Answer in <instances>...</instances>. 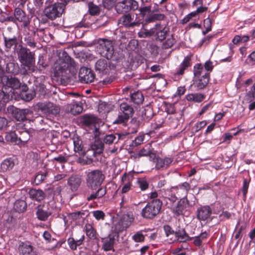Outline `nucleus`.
I'll return each mask as SVG.
<instances>
[{"label": "nucleus", "mask_w": 255, "mask_h": 255, "mask_svg": "<svg viewBox=\"0 0 255 255\" xmlns=\"http://www.w3.org/2000/svg\"><path fill=\"white\" fill-rule=\"evenodd\" d=\"M73 143L74 145V150L77 152H81L82 154L85 155L86 152L83 151L82 141L78 137L73 138Z\"/></svg>", "instance_id": "4c0bfd02"}, {"label": "nucleus", "mask_w": 255, "mask_h": 255, "mask_svg": "<svg viewBox=\"0 0 255 255\" xmlns=\"http://www.w3.org/2000/svg\"><path fill=\"white\" fill-rule=\"evenodd\" d=\"M246 98L249 102H251L255 98V83L252 87L251 90L247 94Z\"/></svg>", "instance_id": "603ef678"}, {"label": "nucleus", "mask_w": 255, "mask_h": 255, "mask_svg": "<svg viewBox=\"0 0 255 255\" xmlns=\"http://www.w3.org/2000/svg\"><path fill=\"white\" fill-rule=\"evenodd\" d=\"M14 17L15 18L20 22H23V26H27V22L26 21V17L24 11L19 7H17L14 10Z\"/></svg>", "instance_id": "473e14b6"}, {"label": "nucleus", "mask_w": 255, "mask_h": 255, "mask_svg": "<svg viewBox=\"0 0 255 255\" xmlns=\"http://www.w3.org/2000/svg\"><path fill=\"white\" fill-rule=\"evenodd\" d=\"M132 239L135 242H143L144 240V236L140 232H137L132 236Z\"/></svg>", "instance_id": "864d4df0"}, {"label": "nucleus", "mask_w": 255, "mask_h": 255, "mask_svg": "<svg viewBox=\"0 0 255 255\" xmlns=\"http://www.w3.org/2000/svg\"><path fill=\"white\" fill-rule=\"evenodd\" d=\"M131 101L136 104H139L143 102L144 97L141 92L137 91L130 94Z\"/></svg>", "instance_id": "e433bc0d"}, {"label": "nucleus", "mask_w": 255, "mask_h": 255, "mask_svg": "<svg viewBox=\"0 0 255 255\" xmlns=\"http://www.w3.org/2000/svg\"><path fill=\"white\" fill-rule=\"evenodd\" d=\"M212 213V210L208 206L200 207L197 210V218L200 220L205 221L208 219Z\"/></svg>", "instance_id": "5701e85b"}, {"label": "nucleus", "mask_w": 255, "mask_h": 255, "mask_svg": "<svg viewBox=\"0 0 255 255\" xmlns=\"http://www.w3.org/2000/svg\"><path fill=\"white\" fill-rule=\"evenodd\" d=\"M93 216L97 220H103L105 217L104 212L101 210H97L93 212Z\"/></svg>", "instance_id": "5fc2aeb1"}, {"label": "nucleus", "mask_w": 255, "mask_h": 255, "mask_svg": "<svg viewBox=\"0 0 255 255\" xmlns=\"http://www.w3.org/2000/svg\"><path fill=\"white\" fill-rule=\"evenodd\" d=\"M104 175L99 170H93L88 174L87 185L92 190L100 191V186L104 179Z\"/></svg>", "instance_id": "423d86ee"}, {"label": "nucleus", "mask_w": 255, "mask_h": 255, "mask_svg": "<svg viewBox=\"0 0 255 255\" xmlns=\"http://www.w3.org/2000/svg\"><path fill=\"white\" fill-rule=\"evenodd\" d=\"M54 75L58 82L61 84L66 85L69 82L72 74L67 65L60 64L55 67Z\"/></svg>", "instance_id": "0eeeda50"}, {"label": "nucleus", "mask_w": 255, "mask_h": 255, "mask_svg": "<svg viewBox=\"0 0 255 255\" xmlns=\"http://www.w3.org/2000/svg\"><path fill=\"white\" fill-rule=\"evenodd\" d=\"M7 110L11 112L13 117L19 121L24 120L27 116L32 113V111L28 109H21L13 106L9 107Z\"/></svg>", "instance_id": "4468645a"}, {"label": "nucleus", "mask_w": 255, "mask_h": 255, "mask_svg": "<svg viewBox=\"0 0 255 255\" xmlns=\"http://www.w3.org/2000/svg\"><path fill=\"white\" fill-rule=\"evenodd\" d=\"M128 4L129 10H135L138 8V2L135 0H128Z\"/></svg>", "instance_id": "4d7b16f0"}, {"label": "nucleus", "mask_w": 255, "mask_h": 255, "mask_svg": "<svg viewBox=\"0 0 255 255\" xmlns=\"http://www.w3.org/2000/svg\"><path fill=\"white\" fill-rule=\"evenodd\" d=\"M210 80V74L207 72L203 75L200 78L195 81L194 86L198 90L204 89L209 83Z\"/></svg>", "instance_id": "a878e982"}, {"label": "nucleus", "mask_w": 255, "mask_h": 255, "mask_svg": "<svg viewBox=\"0 0 255 255\" xmlns=\"http://www.w3.org/2000/svg\"><path fill=\"white\" fill-rule=\"evenodd\" d=\"M152 161L156 163L155 167L156 169H159L164 167V162L163 159L156 156L154 160Z\"/></svg>", "instance_id": "13d9d810"}, {"label": "nucleus", "mask_w": 255, "mask_h": 255, "mask_svg": "<svg viewBox=\"0 0 255 255\" xmlns=\"http://www.w3.org/2000/svg\"><path fill=\"white\" fill-rule=\"evenodd\" d=\"M14 165L13 161L11 159H6L1 163L0 167L3 171H6L12 169Z\"/></svg>", "instance_id": "ea45409f"}, {"label": "nucleus", "mask_w": 255, "mask_h": 255, "mask_svg": "<svg viewBox=\"0 0 255 255\" xmlns=\"http://www.w3.org/2000/svg\"><path fill=\"white\" fill-rule=\"evenodd\" d=\"M97 118L92 115H84L82 118V123L87 126H90L97 122Z\"/></svg>", "instance_id": "c9c22d12"}, {"label": "nucleus", "mask_w": 255, "mask_h": 255, "mask_svg": "<svg viewBox=\"0 0 255 255\" xmlns=\"http://www.w3.org/2000/svg\"><path fill=\"white\" fill-rule=\"evenodd\" d=\"M95 70L99 73H106L108 70L107 60L104 59L98 60L95 63Z\"/></svg>", "instance_id": "cd10ccee"}, {"label": "nucleus", "mask_w": 255, "mask_h": 255, "mask_svg": "<svg viewBox=\"0 0 255 255\" xmlns=\"http://www.w3.org/2000/svg\"><path fill=\"white\" fill-rule=\"evenodd\" d=\"M2 83L7 88L12 89L13 91L14 89H18L21 87L20 81L17 78L11 76H3Z\"/></svg>", "instance_id": "a211bd4d"}, {"label": "nucleus", "mask_w": 255, "mask_h": 255, "mask_svg": "<svg viewBox=\"0 0 255 255\" xmlns=\"http://www.w3.org/2000/svg\"><path fill=\"white\" fill-rule=\"evenodd\" d=\"M0 66H3L4 72L16 75L18 73V64L12 57L4 55L0 58Z\"/></svg>", "instance_id": "6e6552de"}, {"label": "nucleus", "mask_w": 255, "mask_h": 255, "mask_svg": "<svg viewBox=\"0 0 255 255\" xmlns=\"http://www.w3.org/2000/svg\"><path fill=\"white\" fill-rule=\"evenodd\" d=\"M162 205L160 199L153 200L148 202L142 210V216L146 219H153L159 213Z\"/></svg>", "instance_id": "39448f33"}, {"label": "nucleus", "mask_w": 255, "mask_h": 255, "mask_svg": "<svg viewBox=\"0 0 255 255\" xmlns=\"http://www.w3.org/2000/svg\"><path fill=\"white\" fill-rule=\"evenodd\" d=\"M30 135L28 132L26 130H23L19 132L18 136L19 143L21 142H26L30 139Z\"/></svg>", "instance_id": "37998d69"}, {"label": "nucleus", "mask_w": 255, "mask_h": 255, "mask_svg": "<svg viewBox=\"0 0 255 255\" xmlns=\"http://www.w3.org/2000/svg\"><path fill=\"white\" fill-rule=\"evenodd\" d=\"M206 233L201 234L199 236L196 237L194 238V244L196 246H200L202 244V241L206 238Z\"/></svg>", "instance_id": "8fccbe9b"}, {"label": "nucleus", "mask_w": 255, "mask_h": 255, "mask_svg": "<svg viewBox=\"0 0 255 255\" xmlns=\"http://www.w3.org/2000/svg\"><path fill=\"white\" fill-rule=\"evenodd\" d=\"M150 145H145L138 152L135 153L133 157L135 158H137L141 156H148L150 160H154V159L156 158V154L152 152V151L150 149Z\"/></svg>", "instance_id": "6ab92c4d"}, {"label": "nucleus", "mask_w": 255, "mask_h": 255, "mask_svg": "<svg viewBox=\"0 0 255 255\" xmlns=\"http://www.w3.org/2000/svg\"><path fill=\"white\" fill-rule=\"evenodd\" d=\"M155 25L153 27L151 28L150 30L145 29L143 32L138 33L139 37H146L151 36L155 34Z\"/></svg>", "instance_id": "de8ad7c7"}, {"label": "nucleus", "mask_w": 255, "mask_h": 255, "mask_svg": "<svg viewBox=\"0 0 255 255\" xmlns=\"http://www.w3.org/2000/svg\"><path fill=\"white\" fill-rule=\"evenodd\" d=\"M121 109L123 110L125 119H128L133 113V108L127 104H122Z\"/></svg>", "instance_id": "58836bf2"}, {"label": "nucleus", "mask_w": 255, "mask_h": 255, "mask_svg": "<svg viewBox=\"0 0 255 255\" xmlns=\"http://www.w3.org/2000/svg\"><path fill=\"white\" fill-rule=\"evenodd\" d=\"M139 126V122L135 119H132L130 121V126L129 127V130L130 133H134L137 132V129Z\"/></svg>", "instance_id": "a18cd8bd"}, {"label": "nucleus", "mask_w": 255, "mask_h": 255, "mask_svg": "<svg viewBox=\"0 0 255 255\" xmlns=\"http://www.w3.org/2000/svg\"><path fill=\"white\" fill-rule=\"evenodd\" d=\"M15 54L21 63V68L24 74L32 73L35 71L33 64L35 62V54L22 44L16 48Z\"/></svg>", "instance_id": "f257e3e1"}, {"label": "nucleus", "mask_w": 255, "mask_h": 255, "mask_svg": "<svg viewBox=\"0 0 255 255\" xmlns=\"http://www.w3.org/2000/svg\"><path fill=\"white\" fill-rule=\"evenodd\" d=\"M117 12L119 13H122L129 11L128 7V0H124L122 1L119 2L115 6Z\"/></svg>", "instance_id": "f704fd0d"}, {"label": "nucleus", "mask_w": 255, "mask_h": 255, "mask_svg": "<svg viewBox=\"0 0 255 255\" xmlns=\"http://www.w3.org/2000/svg\"><path fill=\"white\" fill-rule=\"evenodd\" d=\"M191 206L187 196H186L178 202L177 205L173 209V212L176 216L184 215L189 212Z\"/></svg>", "instance_id": "9b49d317"}, {"label": "nucleus", "mask_w": 255, "mask_h": 255, "mask_svg": "<svg viewBox=\"0 0 255 255\" xmlns=\"http://www.w3.org/2000/svg\"><path fill=\"white\" fill-rule=\"evenodd\" d=\"M203 69L201 64H197L194 67V74L195 77H198L201 75Z\"/></svg>", "instance_id": "052dcab7"}, {"label": "nucleus", "mask_w": 255, "mask_h": 255, "mask_svg": "<svg viewBox=\"0 0 255 255\" xmlns=\"http://www.w3.org/2000/svg\"><path fill=\"white\" fill-rule=\"evenodd\" d=\"M31 199L37 201H41L45 197L44 192H29Z\"/></svg>", "instance_id": "c03bdc74"}, {"label": "nucleus", "mask_w": 255, "mask_h": 255, "mask_svg": "<svg viewBox=\"0 0 255 255\" xmlns=\"http://www.w3.org/2000/svg\"><path fill=\"white\" fill-rule=\"evenodd\" d=\"M52 2L53 0H46L45 4L47 5L43 11L45 16L52 20L60 17L64 12L65 7L62 3L52 4Z\"/></svg>", "instance_id": "7ed1b4c3"}, {"label": "nucleus", "mask_w": 255, "mask_h": 255, "mask_svg": "<svg viewBox=\"0 0 255 255\" xmlns=\"http://www.w3.org/2000/svg\"><path fill=\"white\" fill-rule=\"evenodd\" d=\"M173 255H186L185 251L181 248H178L173 250Z\"/></svg>", "instance_id": "0e129e2a"}, {"label": "nucleus", "mask_w": 255, "mask_h": 255, "mask_svg": "<svg viewBox=\"0 0 255 255\" xmlns=\"http://www.w3.org/2000/svg\"><path fill=\"white\" fill-rule=\"evenodd\" d=\"M60 57L61 58L59 60L58 65L63 64V65H67L68 68L70 66H73L74 65L75 62L74 60L68 55L67 52L63 51Z\"/></svg>", "instance_id": "7c9ffc66"}, {"label": "nucleus", "mask_w": 255, "mask_h": 255, "mask_svg": "<svg viewBox=\"0 0 255 255\" xmlns=\"http://www.w3.org/2000/svg\"><path fill=\"white\" fill-rule=\"evenodd\" d=\"M115 241V236L112 235H110L106 238L102 239V242L103 243L102 246L103 249L105 251L112 250L114 249Z\"/></svg>", "instance_id": "bb28decb"}, {"label": "nucleus", "mask_w": 255, "mask_h": 255, "mask_svg": "<svg viewBox=\"0 0 255 255\" xmlns=\"http://www.w3.org/2000/svg\"><path fill=\"white\" fill-rule=\"evenodd\" d=\"M81 183V179L77 176H71L68 181V184L70 187V189L72 191L77 190Z\"/></svg>", "instance_id": "c85d7f7f"}, {"label": "nucleus", "mask_w": 255, "mask_h": 255, "mask_svg": "<svg viewBox=\"0 0 255 255\" xmlns=\"http://www.w3.org/2000/svg\"><path fill=\"white\" fill-rule=\"evenodd\" d=\"M5 138L8 142H14L17 144H19L18 137L15 132L11 131L7 133L5 136Z\"/></svg>", "instance_id": "79ce46f5"}, {"label": "nucleus", "mask_w": 255, "mask_h": 255, "mask_svg": "<svg viewBox=\"0 0 255 255\" xmlns=\"http://www.w3.org/2000/svg\"><path fill=\"white\" fill-rule=\"evenodd\" d=\"M89 11L91 15H96L99 13L100 9L99 7L94 4L92 2L89 3Z\"/></svg>", "instance_id": "49530a36"}, {"label": "nucleus", "mask_w": 255, "mask_h": 255, "mask_svg": "<svg viewBox=\"0 0 255 255\" xmlns=\"http://www.w3.org/2000/svg\"><path fill=\"white\" fill-rule=\"evenodd\" d=\"M79 77L81 82L89 83L94 81L95 74L91 69L84 67L79 70Z\"/></svg>", "instance_id": "2eb2a0df"}, {"label": "nucleus", "mask_w": 255, "mask_h": 255, "mask_svg": "<svg viewBox=\"0 0 255 255\" xmlns=\"http://www.w3.org/2000/svg\"><path fill=\"white\" fill-rule=\"evenodd\" d=\"M115 0H103V6L108 9L112 7L115 4Z\"/></svg>", "instance_id": "e2e57ef3"}, {"label": "nucleus", "mask_w": 255, "mask_h": 255, "mask_svg": "<svg viewBox=\"0 0 255 255\" xmlns=\"http://www.w3.org/2000/svg\"><path fill=\"white\" fill-rule=\"evenodd\" d=\"M39 108L40 110L46 115H56L60 112V108L52 103L41 104Z\"/></svg>", "instance_id": "dca6fc26"}, {"label": "nucleus", "mask_w": 255, "mask_h": 255, "mask_svg": "<svg viewBox=\"0 0 255 255\" xmlns=\"http://www.w3.org/2000/svg\"><path fill=\"white\" fill-rule=\"evenodd\" d=\"M139 14L143 17L146 16L144 19V24L156 20H162L165 16L162 13H151V7L150 6H144L139 8Z\"/></svg>", "instance_id": "1a4fd4ad"}, {"label": "nucleus", "mask_w": 255, "mask_h": 255, "mask_svg": "<svg viewBox=\"0 0 255 255\" xmlns=\"http://www.w3.org/2000/svg\"><path fill=\"white\" fill-rule=\"evenodd\" d=\"M45 89V86L43 84L39 83L36 86V90L39 92L41 94H45L46 93Z\"/></svg>", "instance_id": "774afa93"}, {"label": "nucleus", "mask_w": 255, "mask_h": 255, "mask_svg": "<svg viewBox=\"0 0 255 255\" xmlns=\"http://www.w3.org/2000/svg\"><path fill=\"white\" fill-rule=\"evenodd\" d=\"M175 240H177L179 242H185L187 241L191 240L194 239L193 237L190 238L188 234L186 233L184 228H179L175 232Z\"/></svg>", "instance_id": "b1692460"}, {"label": "nucleus", "mask_w": 255, "mask_h": 255, "mask_svg": "<svg viewBox=\"0 0 255 255\" xmlns=\"http://www.w3.org/2000/svg\"><path fill=\"white\" fill-rule=\"evenodd\" d=\"M18 250L23 255H35V252L33 247L27 243H21L19 247Z\"/></svg>", "instance_id": "393cba45"}, {"label": "nucleus", "mask_w": 255, "mask_h": 255, "mask_svg": "<svg viewBox=\"0 0 255 255\" xmlns=\"http://www.w3.org/2000/svg\"><path fill=\"white\" fill-rule=\"evenodd\" d=\"M155 32L156 40L161 41L165 39L162 44V48H171L175 43V40L173 34L170 33L169 27L162 26L160 23H158L155 25Z\"/></svg>", "instance_id": "f03ea898"}, {"label": "nucleus", "mask_w": 255, "mask_h": 255, "mask_svg": "<svg viewBox=\"0 0 255 255\" xmlns=\"http://www.w3.org/2000/svg\"><path fill=\"white\" fill-rule=\"evenodd\" d=\"M99 49L101 55L107 59L113 58L114 48L112 43L105 39H100L98 41Z\"/></svg>", "instance_id": "9d476101"}, {"label": "nucleus", "mask_w": 255, "mask_h": 255, "mask_svg": "<svg viewBox=\"0 0 255 255\" xmlns=\"http://www.w3.org/2000/svg\"><path fill=\"white\" fill-rule=\"evenodd\" d=\"M134 218L130 214H124L118 223L115 224V231L117 233L126 230L133 222Z\"/></svg>", "instance_id": "ddd939ff"}, {"label": "nucleus", "mask_w": 255, "mask_h": 255, "mask_svg": "<svg viewBox=\"0 0 255 255\" xmlns=\"http://www.w3.org/2000/svg\"><path fill=\"white\" fill-rule=\"evenodd\" d=\"M52 214V212L45 205H39L37 207L36 215L40 221H45Z\"/></svg>", "instance_id": "f3484780"}, {"label": "nucleus", "mask_w": 255, "mask_h": 255, "mask_svg": "<svg viewBox=\"0 0 255 255\" xmlns=\"http://www.w3.org/2000/svg\"><path fill=\"white\" fill-rule=\"evenodd\" d=\"M247 226V224H244V225H242L239 228V230L236 232L235 238L237 240H238V241L240 240L242 236V235L241 234L242 232L246 229Z\"/></svg>", "instance_id": "bf43d9fd"}, {"label": "nucleus", "mask_w": 255, "mask_h": 255, "mask_svg": "<svg viewBox=\"0 0 255 255\" xmlns=\"http://www.w3.org/2000/svg\"><path fill=\"white\" fill-rule=\"evenodd\" d=\"M35 94L34 93H23L22 95V99L24 100H25L26 101H29L31 100L34 97Z\"/></svg>", "instance_id": "69168bd1"}, {"label": "nucleus", "mask_w": 255, "mask_h": 255, "mask_svg": "<svg viewBox=\"0 0 255 255\" xmlns=\"http://www.w3.org/2000/svg\"><path fill=\"white\" fill-rule=\"evenodd\" d=\"M163 230L166 235V237L168 238L171 235H175V232L172 228L169 225H164L163 226Z\"/></svg>", "instance_id": "6e6d98bb"}, {"label": "nucleus", "mask_w": 255, "mask_h": 255, "mask_svg": "<svg viewBox=\"0 0 255 255\" xmlns=\"http://www.w3.org/2000/svg\"><path fill=\"white\" fill-rule=\"evenodd\" d=\"M119 21L127 28L138 27L140 24V20L137 19L134 14L128 13L123 15Z\"/></svg>", "instance_id": "f8f14e48"}, {"label": "nucleus", "mask_w": 255, "mask_h": 255, "mask_svg": "<svg viewBox=\"0 0 255 255\" xmlns=\"http://www.w3.org/2000/svg\"><path fill=\"white\" fill-rule=\"evenodd\" d=\"M182 118V114L180 113H175L173 115H170L168 119L171 120V122L174 124H177Z\"/></svg>", "instance_id": "3c124183"}, {"label": "nucleus", "mask_w": 255, "mask_h": 255, "mask_svg": "<svg viewBox=\"0 0 255 255\" xmlns=\"http://www.w3.org/2000/svg\"><path fill=\"white\" fill-rule=\"evenodd\" d=\"M83 231L90 240H94L98 239V234L92 224L86 223L84 227Z\"/></svg>", "instance_id": "4be33fe9"}, {"label": "nucleus", "mask_w": 255, "mask_h": 255, "mask_svg": "<svg viewBox=\"0 0 255 255\" xmlns=\"http://www.w3.org/2000/svg\"><path fill=\"white\" fill-rule=\"evenodd\" d=\"M104 149V144L100 138L95 139L94 141L91 144L90 148L86 151L85 155L87 159L80 158V162L86 164L91 163L93 162V158L90 154H92V156H94L101 154L103 153Z\"/></svg>", "instance_id": "20e7f679"}, {"label": "nucleus", "mask_w": 255, "mask_h": 255, "mask_svg": "<svg viewBox=\"0 0 255 255\" xmlns=\"http://www.w3.org/2000/svg\"><path fill=\"white\" fill-rule=\"evenodd\" d=\"M4 41L5 48L9 50L12 48V46H14V52H16V48L19 46L20 44L18 43V40L16 37L12 38H9L4 37Z\"/></svg>", "instance_id": "c756f323"}, {"label": "nucleus", "mask_w": 255, "mask_h": 255, "mask_svg": "<svg viewBox=\"0 0 255 255\" xmlns=\"http://www.w3.org/2000/svg\"><path fill=\"white\" fill-rule=\"evenodd\" d=\"M46 177L45 174H37L34 179V183L36 185H38L40 184L42 181L44 180Z\"/></svg>", "instance_id": "680f3d73"}, {"label": "nucleus", "mask_w": 255, "mask_h": 255, "mask_svg": "<svg viewBox=\"0 0 255 255\" xmlns=\"http://www.w3.org/2000/svg\"><path fill=\"white\" fill-rule=\"evenodd\" d=\"M27 203L22 200H16L13 206L14 210L18 213H23L27 209Z\"/></svg>", "instance_id": "72a5a7b5"}, {"label": "nucleus", "mask_w": 255, "mask_h": 255, "mask_svg": "<svg viewBox=\"0 0 255 255\" xmlns=\"http://www.w3.org/2000/svg\"><path fill=\"white\" fill-rule=\"evenodd\" d=\"M191 60V57L187 56L185 57L182 63L181 64V67L179 70L177 72V74L178 75H182L184 73V70L186 68L188 67L190 65V61Z\"/></svg>", "instance_id": "a19ab883"}, {"label": "nucleus", "mask_w": 255, "mask_h": 255, "mask_svg": "<svg viewBox=\"0 0 255 255\" xmlns=\"http://www.w3.org/2000/svg\"><path fill=\"white\" fill-rule=\"evenodd\" d=\"M84 215V213L81 212V211H78L76 212H73L70 214V216L73 220H77L80 218V217H81L82 215Z\"/></svg>", "instance_id": "338daca9"}, {"label": "nucleus", "mask_w": 255, "mask_h": 255, "mask_svg": "<svg viewBox=\"0 0 255 255\" xmlns=\"http://www.w3.org/2000/svg\"><path fill=\"white\" fill-rule=\"evenodd\" d=\"M85 239V236L82 235L81 237L77 240H75L73 238L70 237L68 239L67 243L70 248L73 250H76L78 246L81 245Z\"/></svg>", "instance_id": "2f4dec72"}, {"label": "nucleus", "mask_w": 255, "mask_h": 255, "mask_svg": "<svg viewBox=\"0 0 255 255\" xmlns=\"http://www.w3.org/2000/svg\"><path fill=\"white\" fill-rule=\"evenodd\" d=\"M14 93L12 89H9L3 85L1 89L0 90V100H2L4 102H8L13 99Z\"/></svg>", "instance_id": "412c9836"}, {"label": "nucleus", "mask_w": 255, "mask_h": 255, "mask_svg": "<svg viewBox=\"0 0 255 255\" xmlns=\"http://www.w3.org/2000/svg\"><path fill=\"white\" fill-rule=\"evenodd\" d=\"M125 136L124 134L115 133L106 135L103 139L104 144H111L112 143H117L120 140L123 139Z\"/></svg>", "instance_id": "aec40b11"}, {"label": "nucleus", "mask_w": 255, "mask_h": 255, "mask_svg": "<svg viewBox=\"0 0 255 255\" xmlns=\"http://www.w3.org/2000/svg\"><path fill=\"white\" fill-rule=\"evenodd\" d=\"M82 111V107L77 104L73 105L70 109V113L74 115L80 114Z\"/></svg>", "instance_id": "09e8293b"}]
</instances>
